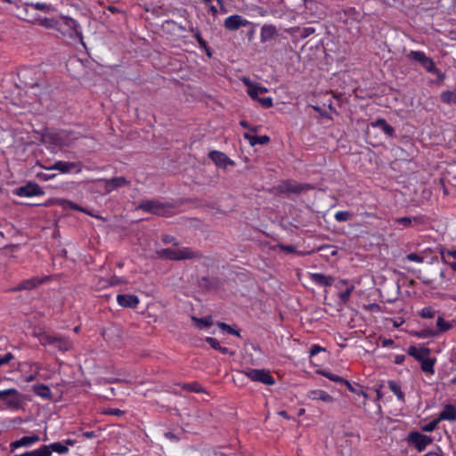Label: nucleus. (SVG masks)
<instances>
[{"label": "nucleus", "instance_id": "nucleus-1", "mask_svg": "<svg viewBox=\"0 0 456 456\" xmlns=\"http://www.w3.org/2000/svg\"><path fill=\"white\" fill-rule=\"evenodd\" d=\"M156 255L159 258L173 261L200 259L203 256L201 252L193 250L191 248H183L179 249L162 248L157 250Z\"/></svg>", "mask_w": 456, "mask_h": 456}, {"label": "nucleus", "instance_id": "nucleus-2", "mask_svg": "<svg viewBox=\"0 0 456 456\" xmlns=\"http://www.w3.org/2000/svg\"><path fill=\"white\" fill-rule=\"evenodd\" d=\"M38 339L42 346H53L62 353L69 351L73 346L72 342L68 338L61 335L43 332L38 334Z\"/></svg>", "mask_w": 456, "mask_h": 456}, {"label": "nucleus", "instance_id": "nucleus-3", "mask_svg": "<svg viewBox=\"0 0 456 456\" xmlns=\"http://www.w3.org/2000/svg\"><path fill=\"white\" fill-rule=\"evenodd\" d=\"M136 208L153 215L165 216L170 213L172 206L169 203L151 200L142 201Z\"/></svg>", "mask_w": 456, "mask_h": 456}, {"label": "nucleus", "instance_id": "nucleus-4", "mask_svg": "<svg viewBox=\"0 0 456 456\" xmlns=\"http://www.w3.org/2000/svg\"><path fill=\"white\" fill-rule=\"evenodd\" d=\"M406 441L412 445L417 451L423 452L428 445L432 444V437L423 435L419 431H411L408 434Z\"/></svg>", "mask_w": 456, "mask_h": 456}, {"label": "nucleus", "instance_id": "nucleus-5", "mask_svg": "<svg viewBox=\"0 0 456 456\" xmlns=\"http://www.w3.org/2000/svg\"><path fill=\"white\" fill-rule=\"evenodd\" d=\"M240 373L246 375L252 381L260 382L265 385H273L275 380L270 371L265 369H250Z\"/></svg>", "mask_w": 456, "mask_h": 456}, {"label": "nucleus", "instance_id": "nucleus-6", "mask_svg": "<svg viewBox=\"0 0 456 456\" xmlns=\"http://www.w3.org/2000/svg\"><path fill=\"white\" fill-rule=\"evenodd\" d=\"M406 57L411 60L414 61L421 65V67L427 71H436L435 70V62L434 61L428 57L424 52L421 51H411L409 53H407Z\"/></svg>", "mask_w": 456, "mask_h": 456}, {"label": "nucleus", "instance_id": "nucleus-7", "mask_svg": "<svg viewBox=\"0 0 456 456\" xmlns=\"http://www.w3.org/2000/svg\"><path fill=\"white\" fill-rule=\"evenodd\" d=\"M20 395L15 388H9L5 390H0V399L4 402V403L12 409H19L21 405Z\"/></svg>", "mask_w": 456, "mask_h": 456}, {"label": "nucleus", "instance_id": "nucleus-8", "mask_svg": "<svg viewBox=\"0 0 456 456\" xmlns=\"http://www.w3.org/2000/svg\"><path fill=\"white\" fill-rule=\"evenodd\" d=\"M45 192L42 188L37 183L29 182L27 184L18 187L13 190V194L20 197H32L43 195Z\"/></svg>", "mask_w": 456, "mask_h": 456}, {"label": "nucleus", "instance_id": "nucleus-9", "mask_svg": "<svg viewBox=\"0 0 456 456\" xmlns=\"http://www.w3.org/2000/svg\"><path fill=\"white\" fill-rule=\"evenodd\" d=\"M249 24L250 22L248 20L242 18V16L238 14L227 17L224 22V26L225 27V28H227L230 31L237 30L240 27H246Z\"/></svg>", "mask_w": 456, "mask_h": 456}, {"label": "nucleus", "instance_id": "nucleus-10", "mask_svg": "<svg viewBox=\"0 0 456 456\" xmlns=\"http://www.w3.org/2000/svg\"><path fill=\"white\" fill-rule=\"evenodd\" d=\"M208 157L218 167L225 168L227 166H235L234 161L230 159L224 152L212 151Z\"/></svg>", "mask_w": 456, "mask_h": 456}, {"label": "nucleus", "instance_id": "nucleus-11", "mask_svg": "<svg viewBox=\"0 0 456 456\" xmlns=\"http://www.w3.org/2000/svg\"><path fill=\"white\" fill-rule=\"evenodd\" d=\"M49 171L58 170L62 174L70 173L74 169L77 172L80 171L79 162H66V161H56L53 165L46 168Z\"/></svg>", "mask_w": 456, "mask_h": 456}, {"label": "nucleus", "instance_id": "nucleus-12", "mask_svg": "<svg viewBox=\"0 0 456 456\" xmlns=\"http://www.w3.org/2000/svg\"><path fill=\"white\" fill-rule=\"evenodd\" d=\"M313 188L314 187L309 183H296L287 182L282 185L281 191L300 194L303 192H306L307 191L312 190Z\"/></svg>", "mask_w": 456, "mask_h": 456}, {"label": "nucleus", "instance_id": "nucleus-13", "mask_svg": "<svg viewBox=\"0 0 456 456\" xmlns=\"http://www.w3.org/2000/svg\"><path fill=\"white\" fill-rule=\"evenodd\" d=\"M104 189L107 192H110L115 189L124 187L130 184V181L126 180L124 176L112 177L104 180Z\"/></svg>", "mask_w": 456, "mask_h": 456}, {"label": "nucleus", "instance_id": "nucleus-14", "mask_svg": "<svg viewBox=\"0 0 456 456\" xmlns=\"http://www.w3.org/2000/svg\"><path fill=\"white\" fill-rule=\"evenodd\" d=\"M117 301L119 305L129 308H136L139 304L138 297L131 294H119Z\"/></svg>", "mask_w": 456, "mask_h": 456}, {"label": "nucleus", "instance_id": "nucleus-15", "mask_svg": "<svg viewBox=\"0 0 456 456\" xmlns=\"http://www.w3.org/2000/svg\"><path fill=\"white\" fill-rule=\"evenodd\" d=\"M44 282V279H38L33 277L31 279L25 280L19 283L16 287L12 289V291H20V290H30L37 288L39 284Z\"/></svg>", "mask_w": 456, "mask_h": 456}, {"label": "nucleus", "instance_id": "nucleus-16", "mask_svg": "<svg viewBox=\"0 0 456 456\" xmlns=\"http://www.w3.org/2000/svg\"><path fill=\"white\" fill-rule=\"evenodd\" d=\"M407 353L420 362L424 358H427L430 354L431 350L426 346L418 348L414 346H411L408 347Z\"/></svg>", "mask_w": 456, "mask_h": 456}, {"label": "nucleus", "instance_id": "nucleus-17", "mask_svg": "<svg viewBox=\"0 0 456 456\" xmlns=\"http://www.w3.org/2000/svg\"><path fill=\"white\" fill-rule=\"evenodd\" d=\"M310 279L313 282L322 287H330L335 281L334 277L319 273H311Z\"/></svg>", "mask_w": 456, "mask_h": 456}, {"label": "nucleus", "instance_id": "nucleus-18", "mask_svg": "<svg viewBox=\"0 0 456 456\" xmlns=\"http://www.w3.org/2000/svg\"><path fill=\"white\" fill-rule=\"evenodd\" d=\"M278 37V30L274 25H264L261 28L260 40L262 43H265Z\"/></svg>", "mask_w": 456, "mask_h": 456}, {"label": "nucleus", "instance_id": "nucleus-19", "mask_svg": "<svg viewBox=\"0 0 456 456\" xmlns=\"http://www.w3.org/2000/svg\"><path fill=\"white\" fill-rule=\"evenodd\" d=\"M40 440V437L37 435H33L30 436H23L20 440H16L11 443L10 446L11 448L16 449L20 446H28L31 445L34 443H37Z\"/></svg>", "mask_w": 456, "mask_h": 456}, {"label": "nucleus", "instance_id": "nucleus-20", "mask_svg": "<svg viewBox=\"0 0 456 456\" xmlns=\"http://www.w3.org/2000/svg\"><path fill=\"white\" fill-rule=\"evenodd\" d=\"M371 126L380 128L387 136L393 137L395 135V129L391 126L385 118H379L371 122Z\"/></svg>", "mask_w": 456, "mask_h": 456}, {"label": "nucleus", "instance_id": "nucleus-21", "mask_svg": "<svg viewBox=\"0 0 456 456\" xmlns=\"http://www.w3.org/2000/svg\"><path fill=\"white\" fill-rule=\"evenodd\" d=\"M439 420H455L456 419V408L452 404H446L443 411L439 413Z\"/></svg>", "mask_w": 456, "mask_h": 456}, {"label": "nucleus", "instance_id": "nucleus-22", "mask_svg": "<svg viewBox=\"0 0 456 456\" xmlns=\"http://www.w3.org/2000/svg\"><path fill=\"white\" fill-rule=\"evenodd\" d=\"M308 397L312 400H321L326 403H332L334 398L330 395L327 392L322 390H313L308 394Z\"/></svg>", "mask_w": 456, "mask_h": 456}, {"label": "nucleus", "instance_id": "nucleus-23", "mask_svg": "<svg viewBox=\"0 0 456 456\" xmlns=\"http://www.w3.org/2000/svg\"><path fill=\"white\" fill-rule=\"evenodd\" d=\"M64 209H74V210H77V211H80V212H83V213H86L87 215H90L92 216H95L94 215H93L89 210H87L86 208H83V207H80L69 200H56Z\"/></svg>", "mask_w": 456, "mask_h": 456}, {"label": "nucleus", "instance_id": "nucleus-24", "mask_svg": "<svg viewBox=\"0 0 456 456\" xmlns=\"http://www.w3.org/2000/svg\"><path fill=\"white\" fill-rule=\"evenodd\" d=\"M33 391L34 393L44 398V399H51L52 398V393L48 386L45 384H37L33 386Z\"/></svg>", "mask_w": 456, "mask_h": 456}, {"label": "nucleus", "instance_id": "nucleus-25", "mask_svg": "<svg viewBox=\"0 0 456 456\" xmlns=\"http://www.w3.org/2000/svg\"><path fill=\"white\" fill-rule=\"evenodd\" d=\"M244 137L248 141V142L252 146L256 144L264 145L270 142V137L268 135H251L248 134H245Z\"/></svg>", "mask_w": 456, "mask_h": 456}, {"label": "nucleus", "instance_id": "nucleus-26", "mask_svg": "<svg viewBox=\"0 0 456 456\" xmlns=\"http://www.w3.org/2000/svg\"><path fill=\"white\" fill-rule=\"evenodd\" d=\"M200 286L208 290L216 289L219 286V280L217 278L205 276L200 279Z\"/></svg>", "mask_w": 456, "mask_h": 456}, {"label": "nucleus", "instance_id": "nucleus-27", "mask_svg": "<svg viewBox=\"0 0 456 456\" xmlns=\"http://www.w3.org/2000/svg\"><path fill=\"white\" fill-rule=\"evenodd\" d=\"M436 362V358H429V357H427V358H424L420 363H421V370L426 372V373H428L430 375H433L435 373V369H434V366H435V363Z\"/></svg>", "mask_w": 456, "mask_h": 456}, {"label": "nucleus", "instance_id": "nucleus-28", "mask_svg": "<svg viewBox=\"0 0 456 456\" xmlns=\"http://www.w3.org/2000/svg\"><path fill=\"white\" fill-rule=\"evenodd\" d=\"M41 448H45L46 451L49 452V456H51L52 452H56L58 453H66L69 451V448L62 444L61 443H53L49 445H43Z\"/></svg>", "mask_w": 456, "mask_h": 456}, {"label": "nucleus", "instance_id": "nucleus-29", "mask_svg": "<svg viewBox=\"0 0 456 456\" xmlns=\"http://www.w3.org/2000/svg\"><path fill=\"white\" fill-rule=\"evenodd\" d=\"M64 24L66 26H68L69 28H70L75 32L77 37H78L79 38H82L81 28L76 20H74L73 18H70V17H65Z\"/></svg>", "mask_w": 456, "mask_h": 456}, {"label": "nucleus", "instance_id": "nucleus-30", "mask_svg": "<svg viewBox=\"0 0 456 456\" xmlns=\"http://www.w3.org/2000/svg\"><path fill=\"white\" fill-rule=\"evenodd\" d=\"M390 390L396 395L399 401L404 402V394L401 390V386L395 380H389L387 382Z\"/></svg>", "mask_w": 456, "mask_h": 456}, {"label": "nucleus", "instance_id": "nucleus-31", "mask_svg": "<svg viewBox=\"0 0 456 456\" xmlns=\"http://www.w3.org/2000/svg\"><path fill=\"white\" fill-rule=\"evenodd\" d=\"M192 322L196 324L198 329H203L210 327L213 324L211 320V316H207L203 318H198L196 316H191Z\"/></svg>", "mask_w": 456, "mask_h": 456}, {"label": "nucleus", "instance_id": "nucleus-32", "mask_svg": "<svg viewBox=\"0 0 456 456\" xmlns=\"http://www.w3.org/2000/svg\"><path fill=\"white\" fill-rule=\"evenodd\" d=\"M43 141L45 143H50L56 146L61 145L62 139L58 134H46L43 136Z\"/></svg>", "mask_w": 456, "mask_h": 456}, {"label": "nucleus", "instance_id": "nucleus-33", "mask_svg": "<svg viewBox=\"0 0 456 456\" xmlns=\"http://www.w3.org/2000/svg\"><path fill=\"white\" fill-rule=\"evenodd\" d=\"M439 335V332L436 331V330L432 329H423L419 331H414L413 336L419 338H434Z\"/></svg>", "mask_w": 456, "mask_h": 456}, {"label": "nucleus", "instance_id": "nucleus-34", "mask_svg": "<svg viewBox=\"0 0 456 456\" xmlns=\"http://www.w3.org/2000/svg\"><path fill=\"white\" fill-rule=\"evenodd\" d=\"M182 388L189 392L205 393V389L198 382L184 383Z\"/></svg>", "mask_w": 456, "mask_h": 456}, {"label": "nucleus", "instance_id": "nucleus-35", "mask_svg": "<svg viewBox=\"0 0 456 456\" xmlns=\"http://www.w3.org/2000/svg\"><path fill=\"white\" fill-rule=\"evenodd\" d=\"M437 330L436 331L440 333L445 332L452 329V325L444 320L442 316H439L436 321Z\"/></svg>", "mask_w": 456, "mask_h": 456}, {"label": "nucleus", "instance_id": "nucleus-36", "mask_svg": "<svg viewBox=\"0 0 456 456\" xmlns=\"http://www.w3.org/2000/svg\"><path fill=\"white\" fill-rule=\"evenodd\" d=\"M346 387L348 388L349 391H351L352 393H354L356 395H362L364 398H367L368 397V395L363 391L362 390L360 387V385L359 384H355L354 386L352 385L348 380H345L344 383Z\"/></svg>", "mask_w": 456, "mask_h": 456}, {"label": "nucleus", "instance_id": "nucleus-37", "mask_svg": "<svg viewBox=\"0 0 456 456\" xmlns=\"http://www.w3.org/2000/svg\"><path fill=\"white\" fill-rule=\"evenodd\" d=\"M421 218L420 217H408V216H403V217H399V218H396L395 220V223L397 224H403L404 227H409L411 225L412 222L414 221L415 223H418L419 224L421 221Z\"/></svg>", "mask_w": 456, "mask_h": 456}, {"label": "nucleus", "instance_id": "nucleus-38", "mask_svg": "<svg viewBox=\"0 0 456 456\" xmlns=\"http://www.w3.org/2000/svg\"><path fill=\"white\" fill-rule=\"evenodd\" d=\"M441 100L445 103L456 102V92L445 91L441 94Z\"/></svg>", "mask_w": 456, "mask_h": 456}, {"label": "nucleus", "instance_id": "nucleus-39", "mask_svg": "<svg viewBox=\"0 0 456 456\" xmlns=\"http://www.w3.org/2000/svg\"><path fill=\"white\" fill-rule=\"evenodd\" d=\"M354 286L351 285L344 292L339 293L338 297H339V300H340L341 304H343V305H346L347 304V302L349 301L351 293L354 290Z\"/></svg>", "mask_w": 456, "mask_h": 456}, {"label": "nucleus", "instance_id": "nucleus-40", "mask_svg": "<svg viewBox=\"0 0 456 456\" xmlns=\"http://www.w3.org/2000/svg\"><path fill=\"white\" fill-rule=\"evenodd\" d=\"M353 218V214L348 211H338L335 214L338 222H346Z\"/></svg>", "mask_w": 456, "mask_h": 456}, {"label": "nucleus", "instance_id": "nucleus-41", "mask_svg": "<svg viewBox=\"0 0 456 456\" xmlns=\"http://www.w3.org/2000/svg\"><path fill=\"white\" fill-rule=\"evenodd\" d=\"M319 373H321L322 376L326 377L330 380L337 382V383H342L343 384L344 381L346 380L344 378H342L340 376H338V375H335V374H333L331 372H329V371H326V370H321V371H319Z\"/></svg>", "mask_w": 456, "mask_h": 456}, {"label": "nucleus", "instance_id": "nucleus-42", "mask_svg": "<svg viewBox=\"0 0 456 456\" xmlns=\"http://www.w3.org/2000/svg\"><path fill=\"white\" fill-rule=\"evenodd\" d=\"M49 452L46 451L45 448H39L37 450L25 452L21 455H16V456H49Z\"/></svg>", "mask_w": 456, "mask_h": 456}, {"label": "nucleus", "instance_id": "nucleus-43", "mask_svg": "<svg viewBox=\"0 0 456 456\" xmlns=\"http://www.w3.org/2000/svg\"><path fill=\"white\" fill-rule=\"evenodd\" d=\"M217 326L221 330H225V331H227L230 334H232V335L240 337V330H234L232 327H231L230 325L226 324L224 322H217Z\"/></svg>", "mask_w": 456, "mask_h": 456}, {"label": "nucleus", "instance_id": "nucleus-44", "mask_svg": "<svg viewBox=\"0 0 456 456\" xmlns=\"http://www.w3.org/2000/svg\"><path fill=\"white\" fill-rule=\"evenodd\" d=\"M419 315L422 318H433L436 315V310L431 306L424 307L420 311Z\"/></svg>", "mask_w": 456, "mask_h": 456}, {"label": "nucleus", "instance_id": "nucleus-45", "mask_svg": "<svg viewBox=\"0 0 456 456\" xmlns=\"http://www.w3.org/2000/svg\"><path fill=\"white\" fill-rule=\"evenodd\" d=\"M439 421L440 420L438 419H434V420L430 421L429 423L422 426L421 430L424 432H432L436 428Z\"/></svg>", "mask_w": 456, "mask_h": 456}, {"label": "nucleus", "instance_id": "nucleus-46", "mask_svg": "<svg viewBox=\"0 0 456 456\" xmlns=\"http://www.w3.org/2000/svg\"><path fill=\"white\" fill-rule=\"evenodd\" d=\"M440 254H441V258H442V261L444 263V264H448V261L445 259L444 257V255L446 254L447 256H452L454 258H456V249H445V248H441L440 249Z\"/></svg>", "mask_w": 456, "mask_h": 456}, {"label": "nucleus", "instance_id": "nucleus-47", "mask_svg": "<svg viewBox=\"0 0 456 456\" xmlns=\"http://www.w3.org/2000/svg\"><path fill=\"white\" fill-rule=\"evenodd\" d=\"M30 6L38 11H44V12H49L50 11V5L44 4V3H32L30 4Z\"/></svg>", "mask_w": 456, "mask_h": 456}, {"label": "nucleus", "instance_id": "nucleus-48", "mask_svg": "<svg viewBox=\"0 0 456 456\" xmlns=\"http://www.w3.org/2000/svg\"><path fill=\"white\" fill-rule=\"evenodd\" d=\"M162 241L166 244L172 243L175 247L180 245V243L175 240V238L169 234L163 235Z\"/></svg>", "mask_w": 456, "mask_h": 456}, {"label": "nucleus", "instance_id": "nucleus-49", "mask_svg": "<svg viewBox=\"0 0 456 456\" xmlns=\"http://www.w3.org/2000/svg\"><path fill=\"white\" fill-rule=\"evenodd\" d=\"M206 342L208 343L212 348H214L216 350L220 349V344L216 338H212V337H207Z\"/></svg>", "mask_w": 456, "mask_h": 456}, {"label": "nucleus", "instance_id": "nucleus-50", "mask_svg": "<svg viewBox=\"0 0 456 456\" xmlns=\"http://www.w3.org/2000/svg\"><path fill=\"white\" fill-rule=\"evenodd\" d=\"M248 94L254 100L258 101V99H260V97H258L259 92L257 91V86L256 85L250 88H248Z\"/></svg>", "mask_w": 456, "mask_h": 456}, {"label": "nucleus", "instance_id": "nucleus-51", "mask_svg": "<svg viewBox=\"0 0 456 456\" xmlns=\"http://www.w3.org/2000/svg\"><path fill=\"white\" fill-rule=\"evenodd\" d=\"M264 108H271L273 106V99L271 97L260 98L257 101Z\"/></svg>", "mask_w": 456, "mask_h": 456}, {"label": "nucleus", "instance_id": "nucleus-52", "mask_svg": "<svg viewBox=\"0 0 456 456\" xmlns=\"http://www.w3.org/2000/svg\"><path fill=\"white\" fill-rule=\"evenodd\" d=\"M406 258L409 260V261H412V262H417V263H422L423 262V257L419 256L418 254L416 253H410L406 256Z\"/></svg>", "mask_w": 456, "mask_h": 456}, {"label": "nucleus", "instance_id": "nucleus-53", "mask_svg": "<svg viewBox=\"0 0 456 456\" xmlns=\"http://www.w3.org/2000/svg\"><path fill=\"white\" fill-rule=\"evenodd\" d=\"M104 413L107 415H115V416L120 417L125 414V411L122 410H119V409L110 408V409H108L107 411H105Z\"/></svg>", "mask_w": 456, "mask_h": 456}, {"label": "nucleus", "instance_id": "nucleus-54", "mask_svg": "<svg viewBox=\"0 0 456 456\" xmlns=\"http://www.w3.org/2000/svg\"><path fill=\"white\" fill-rule=\"evenodd\" d=\"M12 359L13 354L12 353H7L4 355L0 356V366L7 364Z\"/></svg>", "mask_w": 456, "mask_h": 456}, {"label": "nucleus", "instance_id": "nucleus-55", "mask_svg": "<svg viewBox=\"0 0 456 456\" xmlns=\"http://www.w3.org/2000/svg\"><path fill=\"white\" fill-rule=\"evenodd\" d=\"M315 32V29L312 27H306L302 29V33L300 35L301 37L305 38L309 37L310 35L314 34Z\"/></svg>", "mask_w": 456, "mask_h": 456}, {"label": "nucleus", "instance_id": "nucleus-56", "mask_svg": "<svg viewBox=\"0 0 456 456\" xmlns=\"http://www.w3.org/2000/svg\"><path fill=\"white\" fill-rule=\"evenodd\" d=\"M194 37L197 40V42L199 43V45L201 46V47H206V45H207V42L206 40L201 37L200 35V32L199 30H197L194 34Z\"/></svg>", "mask_w": 456, "mask_h": 456}, {"label": "nucleus", "instance_id": "nucleus-57", "mask_svg": "<svg viewBox=\"0 0 456 456\" xmlns=\"http://www.w3.org/2000/svg\"><path fill=\"white\" fill-rule=\"evenodd\" d=\"M435 70L436 71H430L429 73H432V74H436V77H437V82H443L445 78V75L441 72L440 69H438L436 66H435Z\"/></svg>", "mask_w": 456, "mask_h": 456}, {"label": "nucleus", "instance_id": "nucleus-58", "mask_svg": "<svg viewBox=\"0 0 456 456\" xmlns=\"http://www.w3.org/2000/svg\"><path fill=\"white\" fill-rule=\"evenodd\" d=\"M322 351H325V349L318 345H314L310 349V355H315Z\"/></svg>", "mask_w": 456, "mask_h": 456}, {"label": "nucleus", "instance_id": "nucleus-59", "mask_svg": "<svg viewBox=\"0 0 456 456\" xmlns=\"http://www.w3.org/2000/svg\"><path fill=\"white\" fill-rule=\"evenodd\" d=\"M165 436L172 442H178L180 440V437L171 431L165 433Z\"/></svg>", "mask_w": 456, "mask_h": 456}, {"label": "nucleus", "instance_id": "nucleus-60", "mask_svg": "<svg viewBox=\"0 0 456 456\" xmlns=\"http://www.w3.org/2000/svg\"><path fill=\"white\" fill-rule=\"evenodd\" d=\"M279 247L281 248V249L282 251H285L287 253H293V252H295V249H296L295 246H293V245H281H281H279Z\"/></svg>", "mask_w": 456, "mask_h": 456}, {"label": "nucleus", "instance_id": "nucleus-61", "mask_svg": "<svg viewBox=\"0 0 456 456\" xmlns=\"http://www.w3.org/2000/svg\"><path fill=\"white\" fill-rule=\"evenodd\" d=\"M405 360V355L403 354H398L395 358V364H402L403 361Z\"/></svg>", "mask_w": 456, "mask_h": 456}, {"label": "nucleus", "instance_id": "nucleus-62", "mask_svg": "<svg viewBox=\"0 0 456 456\" xmlns=\"http://www.w3.org/2000/svg\"><path fill=\"white\" fill-rule=\"evenodd\" d=\"M40 178H43L44 180H49L55 176V174H38L37 175Z\"/></svg>", "mask_w": 456, "mask_h": 456}, {"label": "nucleus", "instance_id": "nucleus-63", "mask_svg": "<svg viewBox=\"0 0 456 456\" xmlns=\"http://www.w3.org/2000/svg\"><path fill=\"white\" fill-rule=\"evenodd\" d=\"M241 81L244 83L245 86H248V88H250L253 86H255L248 77H242Z\"/></svg>", "mask_w": 456, "mask_h": 456}, {"label": "nucleus", "instance_id": "nucleus-64", "mask_svg": "<svg viewBox=\"0 0 456 456\" xmlns=\"http://www.w3.org/2000/svg\"><path fill=\"white\" fill-rule=\"evenodd\" d=\"M82 436L86 438H93L95 437L96 435L94 431H86L82 434Z\"/></svg>", "mask_w": 456, "mask_h": 456}]
</instances>
